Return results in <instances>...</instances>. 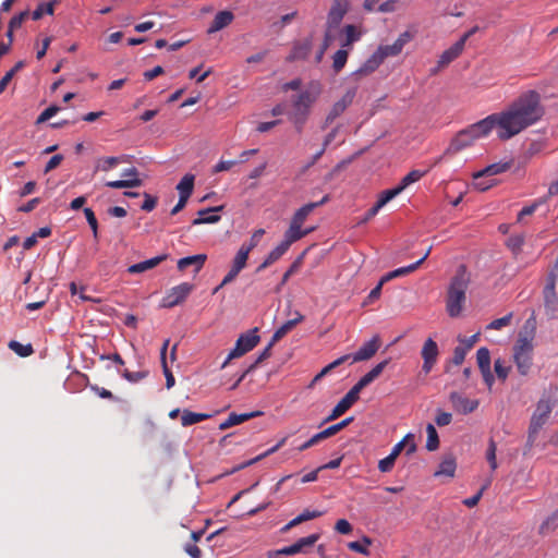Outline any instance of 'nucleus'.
Returning a JSON list of instances; mask_svg holds the SVG:
<instances>
[{"instance_id":"nucleus-1","label":"nucleus","mask_w":558,"mask_h":558,"mask_svg":"<svg viewBox=\"0 0 558 558\" xmlns=\"http://www.w3.org/2000/svg\"><path fill=\"white\" fill-rule=\"evenodd\" d=\"M544 114L545 108L541 104L539 93L527 90L521 94L507 110L492 116L496 126L499 128L498 137L507 141L536 123Z\"/></svg>"},{"instance_id":"nucleus-2","label":"nucleus","mask_w":558,"mask_h":558,"mask_svg":"<svg viewBox=\"0 0 558 558\" xmlns=\"http://www.w3.org/2000/svg\"><path fill=\"white\" fill-rule=\"evenodd\" d=\"M390 359L375 365L368 373H366L360 380L348 391V393L336 404L331 413L324 420L323 424L333 421L345 413L355 402L360 399V392L378 378L386 366L389 364Z\"/></svg>"},{"instance_id":"nucleus-3","label":"nucleus","mask_w":558,"mask_h":558,"mask_svg":"<svg viewBox=\"0 0 558 558\" xmlns=\"http://www.w3.org/2000/svg\"><path fill=\"white\" fill-rule=\"evenodd\" d=\"M471 282V276L464 264L458 266L454 276L450 280L447 291L446 311L452 318L460 316L463 303L466 299V290Z\"/></svg>"},{"instance_id":"nucleus-4","label":"nucleus","mask_w":558,"mask_h":558,"mask_svg":"<svg viewBox=\"0 0 558 558\" xmlns=\"http://www.w3.org/2000/svg\"><path fill=\"white\" fill-rule=\"evenodd\" d=\"M494 128H496V123L490 114L466 129L459 131L451 140L445 155H454L463 148L471 146L475 140L487 135Z\"/></svg>"},{"instance_id":"nucleus-5","label":"nucleus","mask_w":558,"mask_h":558,"mask_svg":"<svg viewBox=\"0 0 558 558\" xmlns=\"http://www.w3.org/2000/svg\"><path fill=\"white\" fill-rule=\"evenodd\" d=\"M554 402L550 399L542 398L536 404V409L531 417L527 439L525 445L524 454L532 449L537 438L538 432L546 424L549 418V415L553 411Z\"/></svg>"},{"instance_id":"nucleus-6","label":"nucleus","mask_w":558,"mask_h":558,"mask_svg":"<svg viewBox=\"0 0 558 558\" xmlns=\"http://www.w3.org/2000/svg\"><path fill=\"white\" fill-rule=\"evenodd\" d=\"M258 328L255 327L245 333L240 335L235 342V347L229 353L227 360L223 362L222 367L233 360L243 356L251 350H253L259 342L260 338L257 335Z\"/></svg>"},{"instance_id":"nucleus-7","label":"nucleus","mask_w":558,"mask_h":558,"mask_svg":"<svg viewBox=\"0 0 558 558\" xmlns=\"http://www.w3.org/2000/svg\"><path fill=\"white\" fill-rule=\"evenodd\" d=\"M533 343L526 340L515 341L513 345V362L518 372L522 376H526L532 366Z\"/></svg>"},{"instance_id":"nucleus-8","label":"nucleus","mask_w":558,"mask_h":558,"mask_svg":"<svg viewBox=\"0 0 558 558\" xmlns=\"http://www.w3.org/2000/svg\"><path fill=\"white\" fill-rule=\"evenodd\" d=\"M349 9V0H333L327 15L326 29L332 31L338 28Z\"/></svg>"},{"instance_id":"nucleus-9","label":"nucleus","mask_w":558,"mask_h":558,"mask_svg":"<svg viewBox=\"0 0 558 558\" xmlns=\"http://www.w3.org/2000/svg\"><path fill=\"white\" fill-rule=\"evenodd\" d=\"M194 284L189 282H183L174 288L167 294V296L162 300V306L166 308L174 307L189 296V294L193 291Z\"/></svg>"},{"instance_id":"nucleus-10","label":"nucleus","mask_w":558,"mask_h":558,"mask_svg":"<svg viewBox=\"0 0 558 558\" xmlns=\"http://www.w3.org/2000/svg\"><path fill=\"white\" fill-rule=\"evenodd\" d=\"M322 94V84L318 81H311L307 88L301 92L299 95L292 96V99L296 100L300 105H307L312 107L319 95Z\"/></svg>"},{"instance_id":"nucleus-11","label":"nucleus","mask_w":558,"mask_h":558,"mask_svg":"<svg viewBox=\"0 0 558 558\" xmlns=\"http://www.w3.org/2000/svg\"><path fill=\"white\" fill-rule=\"evenodd\" d=\"M421 354L424 360L422 369L424 371L425 374H428L433 366L435 365L437 356L439 354L437 343L432 338H428L424 342Z\"/></svg>"},{"instance_id":"nucleus-12","label":"nucleus","mask_w":558,"mask_h":558,"mask_svg":"<svg viewBox=\"0 0 558 558\" xmlns=\"http://www.w3.org/2000/svg\"><path fill=\"white\" fill-rule=\"evenodd\" d=\"M356 87L348 89L347 93L342 96V98L333 104L331 110L327 114V122H333L347 110V108L353 102V99L356 95Z\"/></svg>"},{"instance_id":"nucleus-13","label":"nucleus","mask_w":558,"mask_h":558,"mask_svg":"<svg viewBox=\"0 0 558 558\" xmlns=\"http://www.w3.org/2000/svg\"><path fill=\"white\" fill-rule=\"evenodd\" d=\"M449 400L452 403L453 409L462 414L474 412L480 404L478 400H470L457 391H452L449 395Z\"/></svg>"},{"instance_id":"nucleus-14","label":"nucleus","mask_w":558,"mask_h":558,"mask_svg":"<svg viewBox=\"0 0 558 558\" xmlns=\"http://www.w3.org/2000/svg\"><path fill=\"white\" fill-rule=\"evenodd\" d=\"M380 347V338L378 335L374 336L363 347L352 354L353 362L367 361L372 359Z\"/></svg>"},{"instance_id":"nucleus-15","label":"nucleus","mask_w":558,"mask_h":558,"mask_svg":"<svg viewBox=\"0 0 558 558\" xmlns=\"http://www.w3.org/2000/svg\"><path fill=\"white\" fill-rule=\"evenodd\" d=\"M248 256L244 252L238 251L232 260V265L228 274L222 279V284H229L235 280L242 269L246 267Z\"/></svg>"},{"instance_id":"nucleus-16","label":"nucleus","mask_w":558,"mask_h":558,"mask_svg":"<svg viewBox=\"0 0 558 558\" xmlns=\"http://www.w3.org/2000/svg\"><path fill=\"white\" fill-rule=\"evenodd\" d=\"M384 62L381 56L377 52V50L355 72L352 73V76L357 81L363 76H367L375 72L379 65Z\"/></svg>"},{"instance_id":"nucleus-17","label":"nucleus","mask_w":558,"mask_h":558,"mask_svg":"<svg viewBox=\"0 0 558 558\" xmlns=\"http://www.w3.org/2000/svg\"><path fill=\"white\" fill-rule=\"evenodd\" d=\"M319 537L320 535L315 533L298 539L294 544L283 547L284 556H292L302 551H306V548L314 546Z\"/></svg>"},{"instance_id":"nucleus-18","label":"nucleus","mask_w":558,"mask_h":558,"mask_svg":"<svg viewBox=\"0 0 558 558\" xmlns=\"http://www.w3.org/2000/svg\"><path fill=\"white\" fill-rule=\"evenodd\" d=\"M462 43H454L449 49L445 50L438 62L437 66L432 70V74H436L440 69L450 64L453 60H456L463 51Z\"/></svg>"},{"instance_id":"nucleus-19","label":"nucleus","mask_w":558,"mask_h":558,"mask_svg":"<svg viewBox=\"0 0 558 558\" xmlns=\"http://www.w3.org/2000/svg\"><path fill=\"white\" fill-rule=\"evenodd\" d=\"M330 199V195L327 194L325 195L319 202H313V203H308L304 206H302L300 209H298L291 221L299 225V226H302L303 222L306 220L307 216L314 210L316 209L317 207L328 203Z\"/></svg>"},{"instance_id":"nucleus-20","label":"nucleus","mask_w":558,"mask_h":558,"mask_svg":"<svg viewBox=\"0 0 558 558\" xmlns=\"http://www.w3.org/2000/svg\"><path fill=\"white\" fill-rule=\"evenodd\" d=\"M223 208H225V205H219V206L207 207V208L201 209L197 213L198 217L192 221V225L197 226V225H203V223L218 222L220 220V216L215 215V214L222 211Z\"/></svg>"},{"instance_id":"nucleus-21","label":"nucleus","mask_w":558,"mask_h":558,"mask_svg":"<svg viewBox=\"0 0 558 558\" xmlns=\"http://www.w3.org/2000/svg\"><path fill=\"white\" fill-rule=\"evenodd\" d=\"M263 414H264V412H262V411H253V412L241 413V414L232 412L229 414V417L219 425V429L226 430L232 426L242 424L251 418L262 416Z\"/></svg>"},{"instance_id":"nucleus-22","label":"nucleus","mask_w":558,"mask_h":558,"mask_svg":"<svg viewBox=\"0 0 558 558\" xmlns=\"http://www.w3.org/2000/svg\"><path fill=\"white\" fill-rule=\"evenodd\" d=\"M313 44L312 39L307 38L303 41H295L292 48L291 53L287 57V62H294L296 60H305L311 50H312Z\"/></svg>"},{"instance_id":"nucleus-23","label":"nucleus","mask_w":558,"mask_h":558,"mask_svg":"<svg viewBox=\"0 0 558 558\" xmlns=\"http://www.w3.org/2000/svg\"><path fill=\"white\" fill-rule=\"evenodd\" d=\"M513 165V160L505 161V162H496L487 166L486 168L475 172L473 174V180H480L485 177L496 175L502 172L508 171Z\"/></svg>"},{"instance_id":"nucleus-24","label":"nucleus","mask_w":558,"mask_h":558,"mask_svg":"<svg viewBox=\"0 0 558 558\" xmlns=\"http://www.w3.org/2000/svg\"><path fill=\"white\" fill-rule=\"evenodd\" d=\"M233 20H234L233 12H231L229 10L219 11L215 15L209 28L207 29V33L213 34V33L219 32L222 28L229 26L233 22Z\"/></svg>"},{"instance_id":"nucleus-25","label":"nucleus","mask_w":558,"mask_h":558,"mask_svg":"<svg viewBox=\"0 0 558 558\" xmlns=\"http://www.w3.org/2000/svg\"><path fill=\"white\" fill-rule=\"evenodd\" d=\"M207 260L206 254H196L192 256H186L178 260V269L179 271H184L187 267L194 266V272L197 274L203 268L204 264Z\"/></svg>"},{"instance_id":"nucleus-26","label":"nucleus","mask_w":558,"mask_h":558,"mask_svg":"<svg viewBox=\"0 0 558 558\" xmlns=\"http://www.w3.org/2000/svg\"><path fill=\"white\" fill-rule=\"evenodd\" d=\"M544 308L549 319L557 318L558 295L556 291H543Z\"/></svg>"},{"instance_id":"nucleus-27","label":"nucleus","mask_w":558,"mask_h":558,"mask_svg":"<svg viewBox=\"0 0 558 558\" xmlns=\"http://www.w3.org/2000/svg\"><path fill=\"white\" fill-rule=\"evenodd\" d=\"M456 469H457L456 457L453 456V453L449 452L444 456V459L439 464V469L434 473V475L435 476L446 475L449 477H453Z\"/></svg>"},{"instance_id":"nucleus-28","label":"nucleus","mask_w":558,"mask_h":558,"mask_svg":"<svg viewBox=\"0 0 558 558\" xmlns=\"http://www.w3.org/2000/svg\"><path fill=\"white\" fill-rule=\"evenodd\" d=\"M536 317L533 311L531 317L526 319L522 329L520 330L517 341L526 340L529 343H532L536 333Z\"/></svg>"},{"instance_id":"nucleus-29","label":"nucleus","mask_w":558,"mask_h":558,"mask_svg":"<svg viewBox=\"0 0 558 558\" xmlns=\"http://www.w3.org/2000/svg\"><path fill=\"white\" fill-rule=\"evenodd\" d=\"M344 36L341 40V48H350L355 41L360 40L362 33L353 24H348L341 29Z\"/></svg>"},{"instance_id":"nucleus-30","label":"nucleus","mask_w":558,"mask_h":558,"mask_svg":"<svg viewBox=\"0 0 558 558\" xmlns=\"http://www.w3.org/2000/svg\"><path fill=\"white\" fill-rule=\"evenodd\" d=\"M414 438H415L414 434H412V433L407 434L403 437V439L393 447V449L391 451L393 453V456H396L398 458L400 456V453L402 452V450L405 448V446L408 447L407 451H405L407 456H411L412 453H414L417 449Z\"/></svg>"},{"instance_id":"nucleus-31","label":"nucleus","mask_w":558,"mask_h":558,"mask_svg":"<svg viewBox=\"0 0 558 558\" xmlns=\"http://www.w3.org/2000/svg\"><path fill=\"white\" fill-rule=\"evenodd\" d=\"M298 317L294 319H290L286 322L280 328H278L271 337L272 343H277L281 340L289 331H291L298 324L303 322L304 316L300 313H296Z\"/></svg>"},{"instance_id":"nucleus-32","label":"nucleus","mask_w":558,"mask_h":558,"mask_svg":"<svg viewBox=\"0 0 558 558\" xmlns=\"http://www.w3.org/2000/svg\"><path fill=\"white\" fill-rule=\"evenodd\" d=\"M194 182H195V175L187 173L185 174L179 184L177 185V190L179 192V196L184 198H190L194 191Z\"/></svg>"},{"instance_id":"nucleus-33","label":"nucleus","mask_w":558,"mask_h":558,"mask_svg":"<svg viewBox=\"0 0 558 558\" xmlns=\"http://www.w3.org/2000/svg\"><path fill=\"white\" fill-rule=\"evenodd\" d=\"M169 345V340H166L161 347V350H160V361H161V365H162V371H163V374H165V377H166V387L168 389L172 388L174 386V383H175V379H174V376L172 374V372L170 371L168 364H167V357H166V352H167V348Z\"/></svg>"},{"instance_id":"nucleus-34","label":"nucleus","mask_w":558,"mask_h":558,"mask_svg":"<svg viewBox=\"0 0 558 558\" xmlns=\"http://www.w3.org/2000/svg\"><path fill=\"white\" fill-rule=\"evenodd\" d=\"M213 417V414L208 413H195L190 410H183L181 416V423L183 426H190L205 420Z\"/></svg>"},{"instance_id":"nucleus-35","label":"nucleus","mask_w":558,"mask_h":558,"mask_svg":"<svg viewBox=\"0 0 558 558\" xmlns=\"http://www.w3.org/2000/svg\"><path fill=\"white\" fill-rule=\"evenodd\" d=\"M278 450H279V449H278V446L270 447V449H268L267 451H265V452L260 453L259 456H257V457H255V458H253V459H251V460H248V461H245V462H243V463H241V464H239V465L234 466L231 471L226 472V473H225V475H227V474H233V473H235V472H238V471H240V470H243V469H245V468H247V466H251V465L255 464L256 462H258V461L263 460L264 458H266V457H268V456H270V454L275 453V452H276V451H278Z\"/></svg>"},{"instance_id":"nucleus-36","label":"nucleus","mask_w":558,"mask_h":558,"mask_svg":"<svg viewBox=\"0 0 558 558\" xmlns=\"http://www.w3.org/2000/svg\"><path fill=\"white\" fill-rule=\"evenodd\" d=\"M349 58V51L347 49H339L332 56V70L335 74H338L345 66Z\"/></svg>"},{"instance_id":"nucleus-37","label":"nucleus","mask_w":558,"mask_h":558,"mask_svg":"<svg viewBox=\"0 0 558 558\" xmlns=\"http://www.w3.org/2000/svg\"><path fill=\"white\" fill-rule=\"evenodd\" d=\"M558 527V509L553 512L539 526L538 533L547 535Z\"/></svg>"},{"instance_id":"nucleus-38","label":"nucleus","mask_w":558,"mask_h":558,"mask_svg":"<svg viewBox=\"0 0 558 558\" xmlns=\"http://www.w3.org/2000/svg\"><path fill=\"white\" fill-rule=\"evenodd\" d=\"M426 433H427V441H426V449L428 451H435L439 448V436L435 428V426L432 423H428L426 426Z\"/></svg>"},{"instance_id":"nucleus-39","label":"nucleus","mask_w":558,"mask_h":558,"mask_svg":"<svg viewBox=\"0 0 558 558\" xmlns=\"http://www.w3.org/2000/svg\"><path fill=\"white\" fill-rule=\"evenodd\" d=\"M56 2L57 0L39 3L37 8L33 11L32 19L34 21H37L40 20L45 14L52 15Z\"/></svg>"},{"instance_id":"nucleus-40","label":"nucleus","mask_w":558,"mask_h":558,"mask_svg":"<svg viewBox=\"0 0 558 558\" xmlns=\"http://www.w3.org/2000/svg\"><path fill=\"white\" fill-rule=\"evenodd\" d=\"M476 361L480 371L490 369V352L487 348L483 347L477 350Z\"/></svg>"},{"instance_id":"nucleus-41","label":"nucleus","mask_w":558,"mask_h":558,"mask_svg":"<svg viewBox=\"0 0 558 558\" xmlns=\"http://www.w3.org/2000/svg\"><path fill=\"white\" fill-rule=\"evenodd\" d=\"M304 236H306V232H302L301 226L291 221L289 229L284 233V239L294 243Z\"/></svg>"},{"instance_id":"nucleus-42","label":"nucleus","mask_w":558,"mask_h":558,"mask_svg":"<svg viewBox=\"0 0 558 558\" xmlns=\"http://www.w3.org/2000/svg\"><path fill=\"white\" fill-rule=\"evenodd\" d=\"M425 173V171L412 170L404 178H402L397 187L400 190V192H402L410 184L418 181Z\"/></svg>"},{"instance_id":"nucleus-43","label":"nucleus","mask_w":558,"mask_h":558,"mask_svg":"<svg viewBox=\"0 0 558 558\" xmlns=\"http://www.w3.org/2000/svg\"><path fill=\"white\" fill-rule=\"evenodd\" d=\"M9 348L22 357H27L33 354L34 350L32 344H22L19 341L11 340L9 342Z\"/></svg>"},{"instance_id":"nucleus-44","label":"nucleus","mask_w":558,"mask_h":558,"mask_svg":"<svg viewBox=\"0 0 558 558\" xmlns=\"http://www.w3.org/2000/svg\"><path fill=\"white\" fill-rule=\"evenodd\" d=\"M400 190L395 186L392 189H388V190H385L383 191L379 196H378V199L377 202L375 203V205L380 209L381 207H384L388 202H390L392 198H395L396 196H398L400 194Z\"/></svg>"},{"instance_id":"nucleus-45","label":"nucleus","mask_w":558,"mask_h":558,"mask_svg":"<svg viewBox=\"0 0 558 558\" xmlns=\"http://www.w3.org/2000/svg\"><path fill=\"white\" fill-rule=\"evenodd\" d=\"M311 248L307 247L305 251H303L296 258L295 260L290 265V267L288 268V270L283 274V282H288V280L290 279V277L292 275H294L299 269L300 267L302 266L303 264V259L305 257V255L307 254L308 250Z\"/></svg>"},{"instance_id":"nucleus-46","label":"nucleus","mask_w":558,"mask_h":558,"mask_svg":"<svg viewBox=\"0 0 558 558\" xmlns=\"http://www.w3.org/2000/svg\"><path fill=\"white\" fill-rule=\"evenodd\" d=\"M265 234V230L264 229H257L254 231L251 240H250V243L248 244H243L239 251L241 252H244L245 255H250V253L257 246L258 242H259V239Z\"/></svg>"},{"instance_id":"nucleus-47","label":"nucleus","mask_w":558,"mask_h":558,"mask_svg":"<svg viewBox=\"0 0 558 558\" xmlns=\"http://www.w3.org/2000/svg\"><path fill=\"white\" fill-rule=\"evenodd\" d=\"M333 39H335V37L331 34V31L326 29L325 34H324L323 44H322L319 50L317 51V53L315 56V62L316 63H320L322 62L326 50L329 48V46L331 45Z\"/></svg>"},{"instance_id":"nucleus-48","label":"nucleus","mask_w":558,"mask_h":558,"mask_svg":"<svg viewBox=\"0 0 558 558\" xmlns=\"http://www.w3.org/2000/svg\"><path fill=\"white\" fill-rule=\"evenodd\" d=\"M401 51L402 48L398 45L397 41H395L392 45H381L377 48V52L379 56H381L383 60H385L387 57L398 56Z\"/></svg>"},{"instance_id":"nucleus-49","label":"nucleus","mask_w":558,"mask_h":558,"mask_svg":"<svg viewBox=\"0 0 558 558\" xmlns=\"http://www.w3.org/2000/svg\"><path fill=\"white\" fill-rule=\"evenodd\" d=\"M353 421H354V417L349 416V417L342 420L341 422L327 427L326 429H324V433H325L326 437L329 438V437L336 435L337 433H339L340 430H342L343 428H345L347 426H349Z\"/></svg>"},{"instance_id":"nucleus-50","label":"nucleus","mask_w":558,"mask_h":558,"mask_svg":"<svg viewBox=\"0 0 558 558\" xmlns=\"http://www.w3.org/2000/svg\"><path fill=\"white\" fill-rule=\"evenodd\" d=\"M275 345L272 341L268 343V345L263 350V352L258 355V357L255 360L254 363H252L247 368L246 373H252L257 368V366L263 363L265 360L269 359L271 356V349Z\"/></svg>"},{"instance_id":"nucleus-51","label":"nucleus","mask_w":558,"mask_h":558,"mask_svg":"<svg viewBox=\"0 0 558 558\" xmlns=\"http://www.w3.org/2000/svg\"><path fill=\"white\" fill-rule=\"evenodd\" d=\"M354 157H355V155H353V156H351V157H349L347 159H343L339 163H337L332 168V170L325 175V181L326 182L331 181L339 172H341L342 170L347 169V167L353 161Z\"/></svg>"},{"instance_id":"nucleus-52","label":"nucleus","mask_w":558,"mask_h":558,"mask_svg":"<svg viewBox=\"0 0 558 558\" xmlns=\"http://www.w3.org/2000/svg\"><path fill=\"white\" fill-rule=\"evenodd\" d=\"M496 450H497L496 442L494 441L493 438H490L489 442H488V448L486 451V459H487L489 466L493 471H495L498 466L497 461H496Z\"/></svg>"},{"instance_id":"nucleus-53","label":"nucleus","mask_w":558,"mask_h":558,"mask_svg":"<svg viewBox=\"0 0 558 558\" xmlns=\"http://www.w3.org/2000/svg\"><path fill=\"white\" fill-rule=\"evenodd\" d=\"M494 369L496 373V376L501 381H505L509 375V372L511 369V366H505L504 361L500 359H497L494 363Z\"/></svg>"},{"instance_id":"nucleus-54","label":"nucleus","mask_w":558,"mask_h":558,"mask_svg":"<svg viewBox=\"0 0 558 558\" xmlns=\"http://www.w3.org/2000/svg\"><path fill=\"white\" fill-rule=\"evenodd\" d=\"M169 258V254H161L159 256L146 259L142 262V272L153 269L158 266L161 262L167 260Z\"/></svg>"},{"instance_id":"nucleus-55","label":"nucleus","mask_w":558,"mask_h":558,"mask_svg":"<svg viewBox=\"0 0 558 558\" xmlns=\"http://www.w3.org/2000/svg\"><path fill=\"white\" fill-rule=\"evenodd\" d=\"M396 460H397V457L393 456L392 452H390V454L388 457L379 460V462H378L379 471L383 473L390 472L395 466Z\"/></svg>"},{"instance_id":"nucleus-56","label":"nucleus","mask_w":558,"mask_h":558,"mask_svg":"<svg viewBox=\"0 0 558 558\" xmlns=\"http://www.w3.org/2000/svg\"><path fill=\"white\" fill-rule=\"evenodd\" d=\"M142 196L144 197V201L142 202V210L151 211L155 209L158 197L146 192H143Z\"/></svg>"},{"instance_id":"nucleus-57","label":"nucleus","mask_w":558,"mask_h":558,"mask_svg":"<svg viewBox=\"0 0 558 558\" xmlns=\"http://www.w3.org/2000/svg\"><path fill=\"white\" fill-rule=\"evenodd\" d=\"M84 215L86 217V220H87L89 227L93 230L94 238L97 239V236H98V222H97V219H96V216H95L94 211L92 210V208L86 207V208H84Z\"/></svg>"},{"instance_id":"nucleus-58","label":"nucleus","mask_w":558,"mask_h":558,"mask_svg":"<svg viewBox=\"0 0 558 558\" xmlns=\"http://www.w3.org/2000/svg\"><path fill=\"white\" fill-rule=\"evenodd\" d=\"M119 162V159L116 157H105L98 160L97 170L109 171L113 167H116Z\"/></svg>"},{"instance_id":"nucleus-59","label":"nucleus","mask_w":558,"mask_h":558,"mask_svg":"<svg viewBox=\"0 0 558 558\" xmlns=\"http://www.w3.org/2000/svg\"><path fill=\"white\" fill-rule=\"evenodd\" d=\"M60 111V107L52 105L45 109L37 118L36 123L40 124L48 121L50 118L56 116Z\"/></svg>"},{"instance_id":"nucleus-60","label":"nucleus","mask_w":558,"mask_h":558,"mask_svg":"<svg viewBox=\"0 0 558 558\" xmlns=\"http://www.w3.org/2000/svg\"><path fill=\"white\" fill-rule=\"evenodd\" d=\"M307 119L308 117H305L304 114H296L294 112L290 114V120L293 122L295 131L299 134L302 133Z\"/></svg>"},{"instance_id":"nucleus-61","label":"nucleus","mask_w":558,"mask_h":558,"mask_svg":"<svg viewBox=\"0 0 558 558\" xmlns=\"http://www.w3.org/2000/svg\"><path fill=\"white\" fill-rule=\"evenodd\" d=\"M138 183L137 179L132 180H116V181H108L106 183L107 186L112 189H123V187H130L134 186Z\"/></svg>"},{"instance_id":"nucleus-62","label":"nucleus","mask_w":558,"mask_h":558,"mask_svg":"<svg viewBox=\"0 0 558 558\" xmlns=\"http://www.w3.org/2000/svg\"><path fill=\"white\" fill-rule=\"evenodd\" d=\"M28 15L29 12L27 10L14 15L9 22V28H20Z\"/></svg>"},{"instance_id":"nucleus-63","label":"nucleus","mask_w":558,"mask_h":558,"mask_svg":"<svg viewBox=\"0 0 558 558\" xmlns=\"http://www.w3.org/2000/svg\"><path fill=\"white\" fill-rule=\"evenodd\" d=\"M466 349H463V347L458 345L453 350V356L451 359V363L459 366L463 363L465 355H466Z\"/></svg>"},{"instance_id":"nucleus-64","label":"nucleus","mask_w":558,"mask_h":558,"mask_svg":"<svg viewBox=\"0 0 558 558\" xmlns=\"http://www.w3.org/2000/svg\"><path fill=\"white\" fill-rule=\"evenodd\" d=\"M335 530L340 534H350L353 530L351 523L345 519H339L336 522Z\"/></svg>"}]
</instances>
